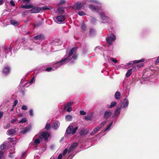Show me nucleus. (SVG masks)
<instances>
[{
	"label": "nucleus",
	"instance_id": "f257e3e1",
	"mask_svg": "<svg viewBox=\"0 0 159 159\" xmlns=\"http://www.w3.org/2000/svg\"><path fill=\"white\" fill-rule=\"evenodd\" d=\"M77 50L76 48H73L67 52L66 55L60 61L57 62L53 65V68L48 67L46 69L47 71H50L53 70L66 64L69 62L71 63H73L75 60L77 59V54L75 53Z\"/></svg>",
	"mask_w": 159,
	"mask_h": 159
},
{
	"label": "nucleus",
	"instance_id": "f03ea898",
	"mask_svg": "<svg viewBox=\"0 0 159 159\" xmlns=\"http://www.w3.org/2000/svg\"><path fill=\"white\" fill-rule=\"evenodd\" d=\"M100 22L103 24H107L111 26L115 25V22L113 18L111 16H107L105 12L103 11H101L99 12Z\"/></svg>",
	"mask_w": 159,
	"mask_h": 159
},
{
	"label": "nucleus",
	"instance_id": "7ed1b4c3",
	"mask_svg": "<svg viewBox=\"0 0 159 159\" xmlns=\"http://www.w3.org/2000/svg\"><path fill=\"white\" fill-rule=\"evenodd\" d=\"M107 122L106 121H104L101 123L98 126L96 127L90 133V135H93L94 134H96L98 131H99L100 129L102 128Z\"/></svg>",
	"mask_w": 159,
	"mask_h": 159
},
{
	"label": "nucleus",
	"instance_id": "20e7f679",
	"mask_svg": "<svg viewBox=\"0 0 159 159\" xmlns=\"http://www.w3.org/2000/svg\"><path fill=\"white\" fill-rule=\"evenodd\" d=\"M116 37L114 34L108 35L106 38L107 42L110 44H112L113 41L115 40Z\"/></svg>",
	"mask_w": 159,
	"mask_h": 159
},
{
	"label": "nucleus",
	"instance_id": "39448f33",
	"mask_svg": "<svg viewBox=\"0 0 159 159\" xmlns=\"http://www.w3.org/2000/svg\"><path fill=\"white\" fill-rule=\"evenodd\" d=\"M82 4L81 2H77L74 5L73 7L75 10H80L83 7Z\"/></svg>",
	"mask_w": 159,
	"mask_h": 159
},
{
	"label": "nucleus",
	"instance_id": "423d86ee",
	"mask_svg": "<svg viewBox=\"0 0 159 159\" xmlns=\"http://www.w3.org/2000/svg\"><path fill=\"white\" fill-rule=\"evenodd\" d=\"M54 20L57 23H59L64 21L65 20V18L63 16L59 15L54 18Z\"/></svg>",
	"mask_w": 159,
	"mask_h": 159
},
{
	"label": "nucleus",
	"instance_id": "0eeeda50",
	"mask_svg": "<svg viewBox=\"0 0 159 159\" xmlns=\"http://www.w3.org/2000/svg\"><path fill=\"white\" fill-rule=\"evenodd\" d=\"M129 102L128 99L125 98L123 102L121 101V103L120 104V107L122 108H125L127 107L129 105Z\"/></svg>",
	"mask_w": 159,
	"mask_h": 159
},
{
	"label": "nucleus",
	"instance_id": "6e6552de",
	"mask_svg": "<svg viewBox=\"0 0 159 159\" xmlns=\"http://www.w3.org/2000/svg\"><path fill=\"white\" fill-rule=\"evenodd\" d=\"M89 2L96 3L99 5H101L100 2L97 0H84L83 1V4L84 5Z\"/></svg>",
	"mask_w": 159,
	"mask_h": 159
},
{
	"label": "nucleus",
	"instance_id": "1a4fd4ad",
	"mask_svg": "<svg viewBox=\"0 0 159 159\" xmlns=\"http://www.w3.org/2000/svg\"><path fill=\"white\" fill-rule=\"evenodd\" d=\"M40 136L43 137L45 140H47L50 136V134L48 131L43 132L41 133Z\"/></svg>",
	"mask_w": 159,
	"mask_h": 159
},
{
	"label": "nucleus",
	"instance_id": "9d476101",
	"mask_svg": "<svg viewBox=\"0 0 159 159\" xmlns=\"http://www.w3.org/2000/svg\"><path fill=\"white\" fill-rule=\"evenodd\" d=\"M73 126H69L67 128L66 133L65 134V137H66V136L67 135V134H72V129H73Z\"/></svg>",
	"mask_w": 159,
	"mask_h": 159
},
{
	"label": "nucleus",
	"instance_id": "9b49d317",
	"mask_svg": "<svg viewBox=\"0 0 159 159\" xmlns=\"http://www.w3.org/2000/svg\"><path fill=\"white\" fill-rule=\"evenodd\" d=\"M10 68L8 66H5L3 69V74L4 75H8L10 72Z\"/></svg>",
	"mask_w": 159,
	"mask_h": 159
},
{
	"label": "nucleus",
	"instance_id": "f8f14e48",
	"mask_svg": "<svg viewBox=\"0 0 159 159\" xmlns=\"http://www.w3.org/2000/svg\"><path fill=\"white\" fill-rule=\"evenodd\" d=\"M145 59L144 58H142L139 60H137L134 61H130L127 64V65H129L131 64H135L138 63L139 62H143L144 61Z\"/></svg>",
	"mask_w": 159,
	"mask_h": 159
},
{
	"label": "nucleus",
	"instance_id": "ddd939ff",
	"mask_svg": "<svg viewBox=\"0 0 159 159\" xmlns=\"http://www.w3.org/2000/svg\"><path fill=\"white\" fill-rule=\"evenodd\" d=\"M30 10V12L31 13H37L39 12L41 10V9L39 7H34L33 6V8Z\"/></svg>",
	"mask_w": 159,
	"mask_h": 159
},
{
	"label": "nucleus",
	"instance_id": "4468645a",
	"mask_svg": "<svg viewBox=\"0 0 159 159\" xmlns=\"http://www.w3.org/2000/svg\"><path fill=\"white\" fill-rule=\"evenodd\" d=\"M31 128V125H29L28 126L24 129L21 131V133L23 134H25L30 131Z\"/></svg>",
	"mask_w": 159,
	"mask_h": 159
},
{
	"label": "nucleus",
	"instance_id": "2eb2a0df",
	"mask_svg": "<svg viewBox=\"0 0 159 159\" xmlns=\"http://www.w3.org/2000/svg\"><path fill=\"white\" fill-rule=\"evenodd\" d=\"M89 7L93 12L96 11L98 12L99 11V9L98 8V7H96L95 6L92 5H89Z\"/></svg>",
	"mask_w": 159,
	"mask_h": 159
},
{
	"label": "nucleus",
	"instance_id": "dca6fc26",
	"mask_svg": "<svg viewBox=\"0 0 159 159\" xmlns=\"http://www.w3.org/2000/svg\"><path fill=\"white\" fill-rule=\"evenodd\" d=\"M11 46L12 47L11 45ZM12 49V47H10L8 49L5 48V52H7V54L6 55V57L8 56H11V51Z\"/></svg>",
	"mask_w": 159,
	"mask_h": 159
},
{
	"label": "nucleus",
	"instance_id": "f3484780",
	"mask_svg": "<svg viewBox=\"0 0 159 159\" xmlns=\"http://www.w3.org/2000/svg\"><path fill=\"white\" fill-rule=\"evenodd\" d=\"M78 143H73L70 147L68 150V152H70L75 149L78 146Z\"/></svg>",
	"mask_w": 159,
	"mask_h": 159
},
{
	"label": "nucleus",
	"instance_id": "a211bd4d",
	"mask_svg": "<svg viewBox=\"0 0 159 159\" xmlns=\"http://www.w3.org/2000/svg\"><path fill=\"white\" fill-rule=\"evenodd\" d=\"M42 140V138L41 136L39 137L38 139H35L34 141V144L35 145H37L40 143Z\"/></svg>",
	"mask_w": 159,
	"mask_h": 159
},
{
	"label": "nucleus",
	"instance_id": "6ab92c4d",
	"mask_svg": "<svg viewBox=\"0 0 159 159\" xmlns=\"http://www.w3.org/2000/svg\"><path fill=\"white\" fill-rule=\"evenodd\" d=\"M60 123L59 121H57L53 123L52 127L54 129H57L59 126Z\"/></svg>",
	"mask_w": 159,
	"mask_h": 159
},
{
	"label": "nucleus",
	"instance_id": "aec40b11",
	"mask_svg": "<svg viewBox=\"0 0 159 159\" xmlns=\"http://www.w3.org/2000/svg\"><path fill=\"white\" fill-rule=\"evenodd\" d=\"M111 114V112L110 111H107L105 112L104 118L106 119H107L110 117Z\"/></svg>",
	"mask_w": 159,
	"mask_h": 159
},
{
	"label": "nucleus",
	"instance_id": "412c9836",
	"mask_svg": "<svg viewBox=\"0 0 159 159\" xmlns=\"http://www.w3.org/2000/svg\"><path fill=\"white\" fill-rule=\"evenodd\" d=\"M33 6L32 4L29 5H22L20 6L21 8H25L27 9H30L33 8Z\"/></svg>",
	"mask_w": 159,
	"mask_h": 159
},
{
	"label": "nucleus",
	"instance_id": "4be33fe9",
	"mask_svg": "<svg viewBox=\"0 0 159 159\" xmlns=\"http://www.w3.org/2000/svg\"><path fill=\"white\" fill-rule=\"evenodd\" d=\"M16 132V130L15 129H11L8 130L7 132V134L10 135H12L15 133Z\"/></svg>",
	"mask_w": 159,
	"mask_h": 159
},
{
	"label": "nucleus",
	"instance_id": "5701e85b",
	"mask_svg": "<svg viewBox=\"0 0 159 159\" xmlns=\"http://www.w3.org/2000/svg\"><path fill=\"white\" fill-rule=\"evenodd\" d=\"M34 38L36 40H39V41L42 40L44 39V36L43 35L40 34L34 36Z\"/></svg>",
	"mask_w": 159,
	"mask_h": 159
},
{
	"label": "nucleus",
	"instance_id": "b1692460",
	"mask_svg": "<svg viewBox=\"0 0 159 159\" xmlns=\"http://www.w3.org/2000/svg\"><path fill=\"white\" fill-rule=\"evenodd\" d=\"M10 23L11 24L15 26H17L19 25V23L17 22L13 19L10 20Z\"/></svg>",
	"mask_w": 159,
	"mask_h": 159
},
{
	"label": "nucleus",
	"instance_id": "393cba45",
	"mask_svg": "<svg viewBox=\"0 0 159 159\" xmlns=\"http://www.w3.org/2000/svg\"><path fill=\"white\" fill-rule=\"evenodd\" d=\"M112 123L113 121H112L107 127L104 130H102L101 132L104 133L107 131L111 129V126L112 125Z\"/></svg>",
	"mask_w": 159,
	"mask_h": 159
},
{
	"label": "nucleus",
	"instance_id": "a878e982",
	"mask_svg": "<svg viewBox=\"0 0 159 159\" xmlns=\"http://www.w3.org/2000/svg\"><path fill=\"white\" fill-rule=\"evenodd\" d=\"M115 97L116 99H118L120 97V93L119 91H117L115 94Z\"/></svg>",
	"mask_w": 159,
	"mask_h": 159
},
{
	"label": "nucleus",
	"instance_id": "bb28decb",
	"mask_svg": "<svg viewBox=\"0 0 159 159\" xmlns=\"http://www.w3.org/2000/svg\"><path fill=\"white\" fill-rule=\"evenodd\" d=\"M7 143H3L0 146V148L1 150H2L5 149L7 148L6 145Z\"/></svg>",
	"mask_w": 159,
	"mask_h": 159
},
{
	"label": "nucleus",
	"instance_id": "cd10ccee",
	"mask_svg": "<svg viewBox=\"0 0 159 159\" xmlns=\"http://www.w3.org/2000/svg\"><path fill=\"white\" fill-rule=\"evenodd\" d=\"M132 70H133L132 69H130L128 70L126 74V76L127 77H129L132 74Z\"/></svg>",
	"mask_w": 159,
	"mask_h": 159
},
{
	"label": "nucleus",
	"instance_id": "c85d7f7f",
	"mask_svg": "<svg viewBox=\"0 0 159 159\" xmlns=\"http://www.w3.org/2000/svg\"><path fill=\"white\" fill-rule=\"evenodd\" d=\"M52 9V7L50 6H45L44 7H42L41 9V10H51Z\"/></svg>",
	"mask_w": 159,
	"mask_h": 159
},
{
	"label": "nucleus",
	"instance_id": "c756f323",
	"mask_svg": "<svg viewBox=\"0 0 159 159\" xmlns=\"http://www.w3.org/2000/svg\"><path fill=\"white\" fill-rule=\"evenodd\" d=\"M120 108L117 107L115 111V114L116 116H117L120 114Z\"/></svg>",
	"mask_w": 159,
	"mask_h": 159
},
{
	"label": "nucleus",
	"instance_id": "7c9ffc66",
	"mask_svg": "<svg viewBox=\"0 0 159 159\" xmlns=\"http://www.w3.org/2000/svg\"><path fill=\"white\" fill-rule=\"evenodd\" d=\"M116 102H114V101L112 102L111 103V105L109 106L107 105V107H108V108H112V107H114L115 106H116Z\"/></svg>",
	"mask_w": 159,
	"mask_h": 159
},
{
	"label": "nucleus",
	"instance_id": "2f4dec72",
	"mask_svg": "<svg viewBox=\"0 0 159 159\" xmlns=\"http://www.w3.org/2000/svg\"><path fill=\"white\" fill-rule=\"evenodd\" d=\"M65 119L67 121H70L72 119V116L70 115H67L65 116Z\"/></svg>",
	"mask_w": 159,
	"mask_h": 159
},
{
	"label": "nucleus",
	"instance_id": "473e14b6",
	"mask_svg": "<svg viewBox=\"0 0 159 159\" xmlns=\"http://www.w3.org/2000/svg\"><path fill=\"white\" fill-rule=\"evenodd\" d=\"M73 103V102H68L64 107V109H65L67 107H70V106H71Z\"/></svg>",
	"mask_w": 159,
	"mask_h": 159
},
{
	"label": "nucleus",
	"instance_id": "72a5a7b5",
	"mask_svg": "<svg viewBox=\"0 0 159 159\" xmlns=\"http://www.w3.org/2000/svg\"><path fill=\"white\" fill-rule=\"evenodd\" d=\"M95 31L93 29H91L90 30L89 34H90V36H93V35H94L95 34Z\"/></svg>",
	"mask_w": 159,
	"mask_h": 159
},
{
	"label": "nucleus",
	"instance_id": "f704fd0d",
	"mask_svg": "<svg viewBox=\"0 0 159 159\" xmlns=\"http://www.w3.org/2000/svg\"><path fill=\"white\" fill-rule=\"evenodd\" d=\"M66 2V1L65 0H60L58 3V5L60 6L65 4Z\"/></svg>",
	"mask_w": 159,
	"mask_h": 159
},
{
	"label": "nucleus",
	"instance_id": "c9c22d12",
	"mask_svg": "<svg viewBox=\"0 0 159 159\" xmlns=\"http://www.w3.org/2000/svg\"><path fill=\"white\" fill-rule=\"evenodd\" d=\"M78 14L81 16H84L86 15V14L84 12L81 11H79L78 13Z\"/></svg>",
	"mask_w": 159,
	"mask_h": 159
},
{
	"label": "nucleus",
	"instance_id": "e433bc0d",
	"mask_svg": "<svg viewBox=\"0 0 159 159\" xmlns=\"http://www.w3.org/2000/svg\"><path fill=\"white\" fill-rule=\"evenodd\" d=\"M81 28L83 30L85 31L86 30V26L84 23H82L81 26Z\"/></svg>",
	"mask_w": 159,
	"mask_h": 159
},
{
	"label": "nucleus",
	"instance_id": "4c0bfd02",
	"mask_svg": "<svg viewBox=\"0 0 159 159\" xmlns=\"http://www.w3.org/2000/svg\"><path fill=\"white\" fill-rule=\"evenodd\" d=\"M24 47L25 48V49H28L30 51H31L33 49V48L31 47H28L27 44H25L24 45Z\"/></svg>",
	"mask_w": 159,
	"mask_h": 159
},
{
	"label": "nucleus",
	"instance_id": "58836bf2",
	"mask_svg": "<svg viewBox=\"0 0 159 159\" xmlns=\"http://www.w3.org/2000/svg\"><path fill=\"white\" fill-rule=\"evenodd\" d=\"M15 153V152H10L8 153V156L9 157L12 158L14 157L13 154Z\"/></svg>",
	"mask_w": 159,
	"mask_h": 159
},
{
	"label": "nucleus",
	"instance_id": "ea45409f",
	"mask_svg": "<svg viewBox=\"0 0 159 159\" xmlns=\"http://www.w3.org/2000/svg\"><path fill=\"white\" fill-rule=\"evenodd\" d=\"M4 152L3 151H0V159H3Z\"/></svg>",
	"mask_w": 159,
	"mask_h": 159
},
{
	"label": "nucleus",
	"instance_id": "a19ab883",
	"mask_svg": "<svg viewBox=\"0 0 159 159\" xmlns=\"http://www.w3.org/2000/svg\"><path fill=\"white\" fill-rule=\"evenodd\" d=\"M50 125L48 123H47L45 127V129L46 130H48L50 129Z\"/></svg>",
	"mask_w": 159,
	"mask_h": 159
},
{
	"label": "nucleus",
	"instance_id": "79ce46f5",
	"mask_svg": "<svg viewBox=\"0 0 159 159\" xmlns=\"http://www.w3.org/2000/svg\"><path fill=\"white\" fill-rule=\"evenodd\" d=\"M58 11L61 13H63L64 11L63 9L61 7H59L57 9Z\"/></svg>",
	"mask_w": 159,
	"mask_h": 159
},
{
	"label": "nucleus",
	"instance_id": "37998d69",
	"mask_svg": "<svg viewBox=\"0 0 159 159\" xmlns=\"http://www.w3.org/2000/svg\"><path fill=\"white\" fill-rule=\"evenodd\" d=\"M61 41H59V43H57V41L55 42H52V44L53 45H54L55 46H58L59 45V44H61Z\"/></svg>",
	"mask_w": 159,
	"mask_h": 159
},
{
	"label": "nucleus",
	"instance_id": "c03bdc74",
	"mask_svg": "<svg viewBox=\"0 0 159 159\" xmlns=\"http://www.w3.org/2000/svg\"><path fill=\"white\" fill-rule=\"evenodd\" d=\"M26 118H23L21 120L19 121L18 122L20 123H24L26 122Z\"/></svg>",
	"mask_w": 159,
	"mask_h": 159
},
{
	"label": "nucleus",
	"instance_id": "a18cd8bd",
	"mask_svg": "<svg viewBox=\"0 0 159 159\" xmlns=\"http://www.w3.org/2000/svg\"><path fill=\"white\" fill-rule=\"evenodd\" d=\"M78 129V127H76L75 128H73V129H72V134H75V133L76 130Z\"/></svg>",
	"mask_w": 159,
	"mask_h": 159
},
{
	"label": "nucleus",
	"instance_id": "49530a36",
	"mask_svg": "<svg viewBox=\"0 0 159 159\" xmlns=\"http://www.w3.org/2000/svg\"><path fill=\"white\" fill-rule=\"evenodd\" d=\"M78 129V127H76L75 128H73V129H72V134H75V133L76 130Z\"/></svg>",
	"mask_w": 159,
	"mask_h": 159
},
{
	"label": "nucleus",
	"instance_id": "de8ad7c7",
	"mask_svg": "<svg viewBox=\"0 0 159 159\" xmlns=\"http://www.w3.org/2000/svg\"><path fill=\"white\" fill-rule=\"evenodd\" d=\"M68 152V150L67 148H66L64 150L62 154L63 156H65L66 155Z\"/></svg>",
	"mask_w": 159,
	"mask_h": 159
},
{
	"label": "nucleus",
	"instance_id": "09e8293b",
	"mask_svg": "<svg viewBox=\"0 0 159 159\" xmlns=\"http://www.w3.org/2000/svg\"><path fill=\"white\" fill-rule=\"evenodd\" d=\"M21 109L24 111L26 110L27 109V107L26 105H23L22 106Z\"/></svg>",
	"mask_w": 159,
	"mask_h": 159
},
{
	"label": "nucleus",
	"instance_id": "8fccbe9b",
	"mask_svg": "<svg viewBox=\"0 0 159 159\" xmlns=\"http://www.w3.org/2000/svg\"><path fill=\"white\" fill-rule=\"evenodd\" d=\"M29 113L30 115L31 116H34L33 114V110L32 109H30L29 111Z\"/></svg>",
	"mask_w": 159,
	"mask_h": 159
},
{
	"label": "nucleus",
	"instance_id": "3c124183",
	"mask_svg": "<svg viewBox=\"0 0 159 159\" xmlns=\"http://www.w3.org/2000/svg\"><path fill=\"white\" fill-rule=\"evenodd\" d=\"M110 60L115 63H116L117 62V60L114 58L111 57L110 58Z\"/></svg>",
	"mask_w": 159,
	"mask_h": 159
},
{
	"label": "nucleus",
	"instance_id": "603ef678",
	"mask_svg": "<svg viewBox=\"0 0 159 159\" xmlns=\"http://www.w3.org/2000/svg\"><path fill=\"white\" fill-rule=\"evenodd\" d=\"M80 115H84L86 114V112L83 110H81L80 111Z\"/></svg>",
	"mask_w": 159,
	"mask_h": 159
},
{
	"label": "nucleus",
	"instance_id": "864d4df0",
	"mask_svg": "<svg viewBox=\"0 0 159 159\" xmlns=\"http://www.w3.org/2000/svg\"><path fill=\"white\" fill-rule=\"evenodd\" d=\"M18 101L17 100H16L14 101V103L13 104V107H15L16 105H17V104L18 103Z\"/></svg>",
	"mask_w": 159,
	"mask_h": 159
},
{
	"label": "nucleus",
	"instance_id": "5fc2aeb1",
	"mask_svg": "<svg viewBox=\"0 0 159 159\" xmlns=\"http://www.w3.org/2000/svg\"><path fill=\"white\" fill-rule=\"evenodd\" d=\"M10 126V125L9 124H7L6 125L4 126V127L5 129H7L9 128Z\"/></svg>",
	"mask_w": 159,
	"mask_h": 159
},
{
	"label": "nucleus",
	"instance_id": "6e6d98bb",
	"mask_svg": "<svg viewBox=\"0 0 159 159\" xmlns=\"http://www.w3.org/2000/svg\"><path fill=\"white\" fill-rule=\"evenodd\" d=\"M68 108L66 109V111L70 112L72 111V108L71 107H68Z\"/></svg>",
	"mask_w": 159,
	"mask_h": 159
},
{
	"label": "nucleus",
	"instance_id": "4d7b16f0",
	"mask_svg": "<svg viewBox=\"0 0 159 159\" xmlns=\"http://www.w3.org/2000/svg\"><path fill=\"white\" fill-rule=\"evenodd\" d=\"M34 77L31 79V80L29 82V83L30 84H32L33 83L34 80Z\"/></svg>",
	"mask_w": 159,
	"mask_h": 159
},
{
	"label": "nucleus",
	"instance_id": "13d9d810",
	"mask_svg": "<svg viewBox=\"0 0 159 159\" xmlns=\"http://www.w3.org/2000/svg\"><path fill=\"white\" fill-rule=\"evenodd\" d=\"M17 119H13L11 120V123H15L17 121Z\"/></svg>",
	"mask_w": 159,
	"mask_h": 159
},
{
	"label": "nucleus",
	"instance_id": "bf43d9fd",
	"mask_svg": "<svg viewBox=\"0 0 159 159\" xmlns=\"http://www.w3.org/2000/svg\"><path fill=\"white\" fill-rule=\"evenodd\" d=\"M62 154H60L58 157L57 159H62Z\"/></svg>",
	"mask_w": 159,
	"mask_h": 159
},
{
	"label": "nucleus",
	"instance_id": "052dcab7",
	"mask_svg": "<svg viewBox=\"0 0 159 159\" xmlns=\"http://www.w3.org/2000/svg\"><path fill=\"white\" fill-rule=\"evenodd\" d=\"M10 3L12 6H14L15 5V3L12 0H11L10 1Z\"/></svg>",
	"mask_w": 159,
	"mask_h": 159
},
{
	"label": "nucleus",
	"instance_id": "680f3d73",
	"mask_svg": "<svg viewBox=\"0 0 159 159\" xmlns=\"http://www.w3.org/2000/svg\"><path fill=\"white\" fill-rule=\"evenodd\" d=\"M20 48V46L19 45H18L17 46H16H16L14 47V50L16 49H18Z\"/></svg>",
	"mask_w": 159,
	"mask_h": 159
},
{
	"label": "nucleus",
	"instance_id": "e2e57ef3",
	"mask_svg": "<svg viewBox=\"0 0 159 159\" xmlns=\"http://www.w3.org/2000/svg\"><path fill=\"white\" fill-rule=\"evenodd\" d=\"M21 0H19L18 1H20ZM23 2L24 3L28 2L30 1V0H22Z\"/></svg>",
	"mask_w": 159,
	"mask_h": 159
},
{
	"label": "nucleus",
	"instance_id": "0e129e2a",
	"mask_svg": "<svg viewBox=\"0 0 159 159\" xmlns=\"http://www.w3.org/2000/svg\"><path fill=\"white\" fill-rule=\"evenodd\" d=\"M90 118L88 116H86L85 117L84 119L86 120H91Z\"/></svg>",
	"mask_w": 159,
	"mask_h": 159
},
{
	"label": "nucleus",
	"instance_id": "69168bd1",
	"mask_svg": "<svg viewBox=\"0 0 159 159\" xmlns=\"http://www.w3.org/2000/svg\"><path fill=\"white\" fill-rule=\"evenodd\" d=\"M3 112L2 111H0V119L2 117L3 115Z\"/></svg>",
	"mask_w": 159,
	"mask_h": 159
},
{
	"label": "nucleus",
	"instance_id": "338daca9",
	"mask_svg": "<svg viewBox=\"0 0 159 159\" xmlns=\"http://www.w3.org/2000/svg\"><path fill=\"white\" fill-rule=\"evenodd\" d=\"M42 24V23L41 22H39L37 24L36 26H39L41 25Z\"/></svg>",
	"mask_w": 159,
	"mask_h": 159
},
{
	"label": "nucleus",
	"instance_id": "774afa93",
	"mask_svg": "<svg viewBox=\"0 0 159 159\" xmlns=\"http://www.w3.org/2000/svg\"><path fill=\"white\" fill-rule=\"evenodd\" d=\"M156 63H159V56L158 57L157 61H156Z\"/></svg>",
	"mask_w": 159,
	"mask_h": 159
}]
</instances>
